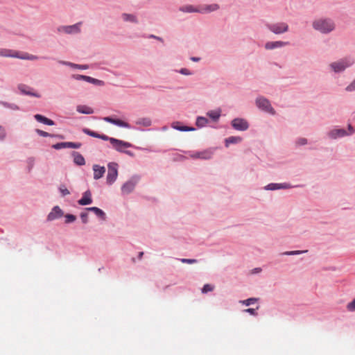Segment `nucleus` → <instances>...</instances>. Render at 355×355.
I'll use <instances>...</instances> for the list:
<instances>
[{"mask_svg": "<svg viewBox=\"0 0 355 355\" xmlns=\"http://www.w3.org/2000/svg\"><path fill=\"white\" fill-rule=\"evenodd\" d=\"M313 28L324 34L329 33L336 28L334 21L329 18H320L313 21Z\"/></svg>", "mask_w": 355, "mask_h": 355, "instance_id": "nucleus-1", "label": "nucleus"}, {"mask_svg": "<svg viewBox=\"0 0 355 355\" xmlns=\"http://www.w3.org/2000/svg\"><path fill=\"white\" fill-rule=\"evenodd\" d=\"M59 189L63 196L69 195L70 193L69 191L63 185L60 186Z\"/></svg>", "mask_w": 355, "mask_h": 355, "instance_id": "nucleus-41", "label": "nucleus"}, {"mask_svg": "<svg viewBox=\"0 0 355 355\" xmlns=\"http://www.w3.org/2000/svg\"><path fill=\"white\" fill-rule=\"evenodd\" d=\"M76 110L79 113L85 114H91L94 113V110L87 105H78Z\"/></svg>", "mask_w": 355, "mask_h": 355, "instance_id": "nucleus-22", "label": "nucleus"}, {"mask_svg": "<svg viewBox=\"0 0 355 355\" xmlns=\"http://www.w3.org/2000/svg\"><path fill=\"white\" fill-rule=\"evenodd\" d=\"M67 142L58 143L56 144H54L53 146V148H55V149H61V148H67Z\"/></svg>", "mask_w": 355, "mask_h": 355, "instance_id": "nucleus-38", "label": "nucleus"}, {"mask_svg": "<svg viewBox=\"0 0 355 355\" xmlns=\"http://www.w3.org/2000/svg\"><path fill=\"white\" fill-rule=\"evenodd\" d=\"M306 142H307V141H306V139H304V138H301V139H300L297 141V144H298L299 145H304V144H306Z\"/></svg>", "mask_w": 355, "mask_h": 355, "instance_id": "nucleus-53", "label": "nucleus"}, {"mask_svg": "<svg viewBox=\"0 0 355 355\" xmlns=\"http://www.w3.org/2000/svg\"><path fill=\"white\" fill-rule=\"evenodd\" d=\"M60 62L62 64L68 65L71 67H73L76 69H86L88 68V67L87 65H80V64H73L71 62H64V61H60Z\"/></svg>", "mask_w": 355, "mask_h": 355, "instance_id": "nucleus-31", "label": "nucleus"}, {"mask_svg": "<svg viewBox=\"0 0 355 355\" xmlns=\"http://www.w3.org/2000/svg\"><path fill=\"white\" fill-rule=\"evenodd\" d=\"M232 125L235 130L239 131H244L248 128V122L245 119L240 118L232 120Z\"/></svg>", "mask_w": 355, "mask_h": 355, "instance_id": "nucleus-11", "label": "nucleus"}, {"mask_svg": "<svg viewBox=\"0 0 355 355\" xmlns=\"http://www.w3.org/2000/svg\"><path fill=\"white\" fill-rule=\"evenodd\" d=\"M110 142L117 151L120 152H124V148H130L132 146V144L128 142L119 140L114 138H111L110 139Z\"/></svg>", "mask_w": 355, "mask_h": 355, "instance_id": "nucleus-8", "label": "nucleus"}, {"mask_svg": "<svg viewBox=\"0 0 355 355\" xmlns=\"http://www.w3.org/2000/svg\"><path fill=\"white\" fill-rule=\"evenodd\" d=\"M214 290V286L210 284H205L204 285L203 288H202V293H206L207 292L212 291Z\"/></svg>", "mask_w": 355, "mask_h": 355, "instance_id": "nucleus-35", "label": "nucleus"}, {"mask_svg": "<svg viewBox=\"0 0 355 355\" xmlns=\"http://www.w3.org/2000/svg\"><path fill=\"white\" fill-rule=\"evenodd\" d=\"M124 153H125L126 154L129 155H132V153H131L130 151L129 150H126V151H124Z\"/></svg>", "mask_w": 355, "mask_h": 355, "instance_id": "nucleus-57", "label": "nucleus"}, {"mask_svg": "<svg viewBox=\"0 0 355 355\" xmlns=\"http://www.w3.org/2000/svg\"><path fill=\"white\" fill-rule=\"evenodd\" d=\"M256 105L259 109H261L268 113L272 114H275V110L272 107L269 101L263 97L257 98L256 100Z\"/></svg>", "mask_w": 355, "mask_h": 355, "instance_id": "nucleus-7", "label": "nucleus"}, {"mask_svg": "<svg viewBox=\"0 0 355 355\" xmlns=\"http://www.w3.org/2000/svg\"><path fill=\"white\" fill-rule=\"evenodd\" d=\"M347 135L346 130L344 129H334L328 133L329 137L331 139L342 137Z\"/></svg>", "mask_w": 355, "mask_h": 355, "instance_id": "nucleus-18", "label": "nucleus"}, {"mask_svg": "<svg viewBox=\"0 0 355 355\" xmlns=\"http://www.w3.org/2000/svg\"><path fill=\"white\" fill-rule=\"evenodd\" d=\"M354 63V60L352 58L347 57L332 62L330 64V67L334 72L338 73L344 71L346 68L352 66Z\"/></svg>", "mask_w": 355, "mask_h": 355, "instance_id": "nucleus-3", "label": "nucleus"}, {"mask_svg": "<svg viewBox=\"0 0 355 355\" xmlns=\"http://www.w3.org/2000/svg\"><path fill=\"white\" fill-rule=\"evenodd\" d=\"M86 77H87V76H85V75H80V74L72 75V78L77 80H85V81Z\"/></svg>", "mask_w": 355, "mask_h": 355, "instance_id": "nucleus-43", "label": "nucleus"}, {"mask_svg": "<svg viewBox=\"0 0 355 355\" xmlns=\"http://www.w3.org/2000/svg\"><path fill=\"white\" fill-rule=\"evenodd\" d=\"M92 194L89 191H87L83 193V196L78 200V204L80 205H90L92 202Z\"/></svg>", "mask_w": 355, "mask_h": 355, "instance_id": "nucleus-19", "label": "nucleus"}, {"mask_svg": "<svg viewBox=\"0 0 355 355\" xmlns=\"http://www.w3.org/2000/svg\"><path fill=\"white\" fill-rule=\"evenodd\" d=\"M103 120L106 122L113 123V124L116 125L120 127L127 128H130V125L128 123H126L122 120H120V119H114L111 117L107 116V117H105L103 119Z\"/></svg>", "mask_w": 355, "mask_h": 355, "instance_id": "nucleus-17", "label": "nucleus"}, {"mask_svg": "<svg viewBox=\"0 0 355 355\" xmlns=\"http://www.w3.org/2000/svg\"><path fill=\"white\" fill-rule=\"evenodd\" d=\"M347 92H352L355 90V79L345 88Z\"/></svg>", "mask_w": 355, "mask_h": 355, "instance_id": "nucleus-44", "label": "nucleus"}, {"mask_svg": "<svg viewBox=\"0 0 355 355\" xmlns=\"http://www.w3.org/2000/svg\"><path fill=\"white\" fill-rule=\"evenodd\" d=\"M150 37H151V38H155V39H156V40H159V41H162V39L161 37H157V36H155V35H151L150 36Z\"/></svg>", "mask_w": 355, "mask_h": 355, "instance_id": "nucleus-54", "label": "nucleus"}, {"mask_svg": "<svg viewBox=\"0 0 355 355\" xmlns=\"http://www.w3.org/2000/svg\"><path fill=\"white\" fill-rule=\"evenodd\" d=\"M83 132L85 134H87V135H89L91 137H93L98 138V137H99V134H98V133H96L95 132H93V131H92V130H90L89 129H86L85 128V129L83 130Z\"/></svg>", "mask_w": 355, "mask_h": 355, "instance_id": "nucleus-36", "label": "nucleus"}, {"mask_svg": "<svg viewBox=\"0 0 355 355\" xmlns=\"http://www.w3.org/2000/svg\"><path fill=\"white\" fill-rule=\"evenodd\" d=\"M93 171H94V179L98 180L101 178L104 173H105V168L104 166H101L98 164L93 165Z\"/></svg>", "mask_w": 355, "mask_h": 355, "instance_id": "nucleus-15", "label": "nucleus"}, {"mask_svg": "<svg viewBox=\"0 0 355 355\" xmlns=\"http://www.w3.org/2000/svg\"><path fill=\"white\" fill-rule=\"evenodd\" d=\"M179 10L180 12H185V13H193V12L199 13L198 6H196L191 5V4H186V5H183L182 6H180L179 8Z\"/></svg>", "mask_w": 355, "mask_h": 355, "instance_id": "nucleus-16", "label": "nucleus"}, {"mask_svg": "<svg viewBox=\"0 0 355 355\" xmlns=\"http://www.w3.org/2000/svg\"><path fill=\"white\" fill-rule=\"evenodd\" d=\"M0 56L7 58H17L19 59L28 60H36L38 59L37 55L7 49H0Z\"/></svg>", "mask_w": 355, "mask_h": 355, "instance_id": "nucleus-2", "label": "nucleus"}, {"mask_svg": "<svg viewBox=\"0 0 355 355\" xmlns=\"http://www.w3.org/2000/svg\"><path fill=\"white\" fill-rule=\"evenodd\" d=\"M245 312L247 313H249L250 314L252 315H257V313L256 312V310L254 309H252V308H250V309H247L245 310Z\"/></svg>", "mask_w": 355, "mask_h": 355, "instance_id": "nucleus-49", "label": "nucleus"}, {"mask_svg": "<svg viewBox=\"0 0 355 355\" xmlns=\"http://www.w3.org/2000/svg\"><path fill=\"white\" fill-rule=\"evenodd\" d=\"M349 129L350 130V133H352L354 132L352 127L350 125H349Z\"/></svg>", "mask_w": 355, "mask_h": 355, "instance_id": "nucleus-58", "label": "nucleus"}, {"mask_svg": "<svg viewBox=\"0 0 355 355\" xmlns=\"http://www.w3.org/2000/svg\"><path fill=\"white\" fill-rule=\"evenodd\" d=\"M135 123L137 125H143L144 127L150 126L152 124L151 119L148 117L140 118V119H137Z\"/></svg>", "mask_w": 355, "mask_h": 355, "instance_id": "nucleus-25", "label": "nucleus"}, {"mask_svg": "<svg viewBox=\"0 0 355 355\" xmlns=\"http://www.w3.org/2000/svg\"><path fill=\"white\" fill-rule=\"evenodd\" d=\"M80 218L82 219L83 223H87V218H88L87 213H81Z\"/></svg>", "mask_w": 355, "mask_h": 355, "instance_id": "nucleus-47", "label": "nucleus"}, {"mask_svg": "<svg viewBox=\"0 0 355 355\" xmlns=\"http://www.w3.org/2000/svg\"><path fill=\"white\" fill-rule=\"evenodd\" d=\"M65 218L67 223L73 222L76 219V216L72 214H67L65 216Z\"/></svg>", "mask_w": 355, "mask_h": 355, "instance_id": "nucleus-42", "label": "nucleus"}, {"mask_svg": "<svg viewBox=\"0 0 355 355\" xmlns=\"http://www.w3.org/2000/svg\"><path fill=\"white\" fill-rule=\"evenodd\" d=\"M181 262L182 263H195L197 262V260L196 259H180Z\"/></svg>", "mask_w": 355, "mask_h": 355, "instance_id": "nucleus-45", "label": "nucleus"}, {"mask_svg": "<svg viewBox=\"0 0 355 355\" xmlns=\"http://www.w3.org/2000/svg\"><path fill=\"white\" fill-rule=\"evenodd\" d=\"M85 81L99 86L104 85V82L103 80H98L87 76L85 78Z\"/></svg>", "mask_w": 355, "mask_h": 355, "instance_id": "nucleus-30", "label": "nucleus"}, {"mask_svg": "<svg viewBox=\"0 0 355 355\" xmlns=\"http://www.w3.org/2000/svg\"><path fill=\"white\" fill-rule=\"evenodd\" d=\"M36 132H37V133L39 135H40V136H42V137H46L50 136V135H49L48 132H44V131H43V130H39V129H37V130H36Z\"/></svg>", "mask_w": 355, "mask_h": 355, "instance_id": "nucleus-46", "label": "nucleus"}, {"mask_svg": "<svg viewBox=\"0 0 355 355\" xmlns=\"http://www.w3.org/2000/svg\"><path fill=\"white\" fill-rule=\"evenodd\" d=\"M288 44V42L282 41L268 42L265 44V48L267 50H272L276 48H281Z\"/></svg>", "mask_w": 355, "mask_h": 355, "instance_id": "nucleus-14", "label": "nucleus"}, {"mask_svg": "<svg viewBox=\"0 0 355 355\" xmlns=\"http://www.w3.org/2000/svg\"><path fill=\"white\" fill-rule=\"evenodd\" d=\"M34 118L38 121V122H40V123H44L46 125H53L55 123H54V121H52L51 119H49L41 114H37L34 116Z\"/></svg>", "mask_w": 355, "mask_h": 355, "instance_id": "nucleus-20", "label": "nucleus"}, {"mask_svg": "<svg viewBox=\"0 0 355 355\" xmlns=\"http://www.w3.org/2000/svg\"><path fill=\"white\" fill-rule=\"evenodd\" d=\"M67 148H79L81 146V144L80 143H74V142H67Z\"/></svg>", "mask_w": 355, "mask_h": 355, "instance_id": "nucleus-37", "label": "nucleus"}, {"mask_svg": "<svg viewBox=\"0 0 355 355\" xmlns=\"http://www.w3.org/2000/svg\"><path fill=\"white\" fill-rule=\"evenodd\" d=\"M257 301V298L251 297V298H248V299L245 300H241V301H240V303H241V304H243V305H245V306H250V304L256 302Z\"/></svg>", "mask_w": 355, "mask_h": 355, "instance_id": "nucleus-34", "label": "nucleus"}, {"mask_svg": "<svg viewBox=\"0 0 355 355\" xmlns=\"http://www.w3.org/2000/svg\"><path fill=\"white\" fill-rule=\"evenodd\" d=\"M242 139L240 137H230L226 139L225 144L228 146L230 144H236L241 142Z\"/></svg>", "mask_w": 355, "mask_h": 355, "instance_id": "nucleus-29", "label": "nucleus"}, {"mask_svg": "<svg viewBox=\"0 0 355 355\" xmlns=\"http://www.w3.org/2000/svg\"><path fill=\"white\" fill-rule=\"evenodd\" d=\"M2 104L4 105V106H6V107H8L11 109H14V110H17L18 109V107L14 104L12 105H8V103H2Z\"/></svg>", "mask_w": 355, "mask_h": 355, "instance_id": "nucleus-51", "label": "nucleus"}, {"mask_svg": "<svg viewBox=\"0 0 355 355\" xmlns=\"http://www.w3.org/2000/svg\"><path fill=\"white\" fill-rule=\"evenodd\" d=\"M179 124H180L179 122H173L171 124V127L174 129H176V130H178L180 131H192V130H195L193 128H189L188 126H180V125H179Z\"/></svg>", "mask_w": 355, "mask_h": 355, "instance_id": "nucleus-26", "label": "nucleus"}, {"mask_svg": "<svg viewBox=\"0 0 355 355\" xmlns=\"http://www.w3.org/2000/svg\"><path fill=\"white\" fill-rule=\"evenodd\" d=\"M87 210L93 211L96 216L101 218L102 219H105V214L103 212V210L101 209L96 207H92L87 208Z\"/></svg>", "mask_w": 355, "mask_h": 355, "instance_id": "nucleus-24", "label": "nucleus"}, {"mask_svg": "<svg viewBox=\"0 0 355 355\" xmlns=\"http://www.w3.org/2000/svg\"><path fill=\"white\" fill-rule=\"evenodd\" d=\"M307 252V250H303V251H300V250L288 251V252H284V254H286V255H295V254H302V253H304V252Z\"/></svg>", "mask_w": 355, "mask_h": 355, "instance_id": "nucleus-39", "label": "nucleus"}, {"mask_svg": "<svg viewBox=\"0 0 355 355\" xmlns=\"http://www.w3.org/2000/svg\"><path fill=\"white\" fill-rule=\"evenodd\" d=\"M26 88L27 87L24 85H20L19 86V89L24 94H27V95H29V96H35V97H40V95L39 94H37V93H33V92H31L29 91H27L26 90Z\"/></svg>", "mask_w": 355, "mask_h": 355, "instance_id": "nucleus-28", "label": "nucleus"}, {"mask_svg": "<svg viewBox=\"0 0 355 355\" xmlns=\"http://www.w3.org/2000/svg\"><path fill=\"white\" fill-rule=\"evenodd\" d=\"M288 187H289L287 184H269L266 187V189L268 190H275L279 189H287Z\"/></svg>", "mask_w": 355, "mask_h": 355, "instance_id": "nucleus-23", "label": "nucleus"}, {"mask_svg": "<svg viewBox=\"0 0 355 355\" xmlns=\"http://www.w3.org/2000/svg\"><path fill=\"white\" fill-rule=\"evenodd\" d=\"M220 6L217 3L212 4H203L198 6L199 13L200 14H208L214 11L218 10Z\"/></svg>", "mask_w": 355, "mask_h": 355, "instance_id": "nucleus-10", "label": "nucleus"}, {"mask_svg": "<svg viewBox=\"0 0 355 355\" xmlns=\"http://www.w3.org/2000/svg\"><path fill=\"white\" fill-rule=\"evenodd\" d=\"M207 121H208L206 118L202 117V116H199V117H198V119L196 120V125L198 127H202L207 123Z\"/></svg>", "mask_w": 355, "mask_h": 355, "instance_id": "nucleus-33", "label": "nucleus"}, {"mask_svg": "<svg viewBox=\"0 0 355 355\" xmlns=\"http://www.w3.org/2000/svg\"><path fill=\"white\" fill-rule=\"evenodd\" d=\"M180 72L182 74H183V75H191V73L189 71V69H185V68L182 69L180 71Z\"/></svg>", "mask_w": 355, "mask_h": 355, "instance_id": "nucleus-50", "label": "nucleus"}, {"mask_svg": "<svg viewBox=\"0 0 355 355\" xmlns=\"http://www.w3.org/2000/svg\"><path fill=\"white\" fill-rule=\"evenodd\" d=\"M267 27L275 34H282L288 31V25L284 22L267 24Z\"/></svg>", "mask_w": 355, "mask_h": 355, "instance_id": "nucleus-6", "label": "nucleus"}, {"mask_svg": "<svg viewBox=\"0 0 355 355\" xmlns=\"http://www.w3.org/2000/svg\"><path fill=\"white\" fill-rule=\"evenodd\" d=\"M347 309L349 311H355V299L347 305Z\"/></svg>", "mask_w": 355, "mask_h": 355, "instance_id": "nucleus-40", "label": "nucleus"}, {"mask_svg": "<svg viewBox=\"0 0 355 355\" xmlns=\"http://www.w3.org/2000/svg\"><path fill=\"white\" fill-rule=\"evenodd\" d=\"M143 255H144L143 252H139V256H138L139 259H141L142 258Z\"/></svg>", "mask_w": 355, "mask_h": 355, "instance_id": "nucleus-56", "label": "nucleus"}, {"mask_svg": "<svg viewBox=\"0 0 355 355\" xmlns=\"http://www.w3.org/2000/svg\"><path fill=\"white\" fill-rule=\"evenodd\" d=\"M63 215L62 209L58 207H54L47 216V220L51 221L60 218Z\"/></svg>", "mask_w": 355, "mask_h": 355, "instance_id": "nucleus-13", "label": "nucleus"}, {"mask_svg": "<svg viewBox=\"0 0 355 355\" xmlns=\"http://www.w3.org/2000/svg\"><path fill=\"white\" fill-rule=\"evenodd\" d=\"M73 162L78 166H83L85 164V160L83 156L78 152L73 153Z\"/></svg>", "mask_w": 355, "mask_h": 355, "instance_id": "nucleus-21", "label": "nucleus"}, {"mask_svg": "<svg viewBox=\"0 0 355 355\" xmlns=\"http://www.w3.org/2000/svg\"><path fill=\"white\" fill-rule=\"evenodd\" d=\"M191 60H193V61L197 62V61H198L200 60V58H196V57H192L191 58Z\"/></svg>", "mask_w": 355, "mask_h": 355, "instance_id": "nucleus-55", "label": "nucleus"}, {"mask_svg": "<svg viewBox=\"0 0 355 355\" xmlns=\"http://www.w3.org/2000/svg\"><path fill=\"white\" fill-rule=\"evenodd\" d=\"M98 138L99 139H101L103 140H105V141H110V139L112 138V137H108L107 135H99V137H98Z\"/></svg>", "mask_w": 355, "mask_h": 355, "instance_id": "nucleus-52", "label": "nucleus"}, {"mask_svg": "<svg viewBox=\"0 0 355 355\" xmlns=\"http://www.w3.org/2000/svg\"><path fill=\"white\" fill-rule=\"evenodd\" d=\"M140 177L139 175L132 176L128 181L124 183L121 187V192L123 194H128L131 193L136 184L139 181Z\"/></svg>", "mask_w": 355, "mask_h": 355, "instance_id": "nucleus-5", "label": "nucleus"}, {"mask_svg": "<svg viewBox=\"0 0 355 355\" xmlns=\"http://www.w3.org/2000/svg\"><path fill=\"white\" fill-rule=\"evenodd\" d=\"M213 152L210 150H205L200 152H196L190 154V157L193 159H209L212 157Z\"/></svg>", "mask_w": 355, "mask_h": 355, "instance_id": "nucleus-12", "label": "nucleus"}, {"mask_svg": "<svg viewBox=\"0 0 355 355\" xmlns=\"http://www.w3.org/2000/svg\"><path fill=\"white\" fill-rule=\"evenodd\" d=\"M121 17H122V19L125 21H130L132 23H137V17L134 15L123 13V14H122Z\"/></svg>", "mask_w": 355, "mask_h": 355, "instance_id": "nucleus-27", "label": "nucleus"}, {"mask_svg": "<svg viewBox=\"0 0 355 355\" xmlns=\"http://www.w3.org/2000/svg\"><path fill=\"white\" fill-rule=\"evenodd\" d=\"M81 22H78L71 26H63L58 28L60 32H64L67 34L78 33L80 31Z\"/></svg>", "mask_w": 355, "mask_h": 355, "instance_id": "nucleus-9", "label": "nucleus"}, {"mask_svg": "<svg viewBox=\"0 0 355 355\" xmlns=\"http://www.w3.org/2000/svg\"><path fill=\"white\" fill-rule=\"evenodd\" d=\"M5 137H6L5 129L2 126H0V139L3 140L5 138Z\"/></svg>", "mask_w": 355, "mask_h": 355, "instance_id": "nucleus-48", "label": "nucleus"}, {"mask_svg": "<svg viewBox=\"0 0 355 355\" xmlns=\"http://www.w3.org/2000/svg\"><path fill=\"white\" fill-rule=\"evenodd\" d=\"M207 115L211 118L213 120L216 121L219 119L220 116V110H211L207 113Z\"/></svg>", "mask_w": 355, "mask_h": 355, "instance_id": "nucleus-32", "label": "nucleus"}, {"mask_svg": "<svg viewBox=\"0 0 355 355\" xmlns=\"http://www.w3.org/2000/svg\"><path fill=\"white\" fill-rule=\"evenodd\" d=\"M108 171L107 174V183L108 184H113L118 176V164L114 162H111L107 165Z\"/></svg>", "mask_w": 355, "mask_h": 355, "instance_id": "nucleus-4", "label": "nucleus"}]
</instances>
